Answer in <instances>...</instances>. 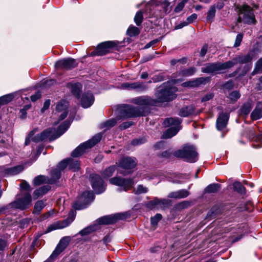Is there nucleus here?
<instances>
[{
    "label": "nucleus",
    "instance_id": "obj_1",
    "mask_svg": "<svg viewBox=\"0 0 262 262\" xmlns=\"http://www.w3.org/2000/svg\"><path fill=\"white\" fill-rule=\"evenodd\" d=\"M177 91V89L172 86L170 82L167 81L157 88L155 92L156 99L148 96H141L132 99L131 102L139 105L138 107H146L149 110V106H156L158 103L168 102L174 99Z\"/></svg>",
    "mask_w": 262,
    "mask_h": 262
},
{
    "label": "nucleus",
    "instance_id": "obj_2",
    "mask_svg": "<svg viewBox=\"0 0 262 262\" xmlns=\"http://www.w3.org/2000/svg\"><path fill=\"white\" fill-rule=\"evenodd\" d=\"M70 123L66 120L60 124L57 130L54 128H49L40 134H37L32 138V141L35 143L44 141L47 139L51 142L60 137L69 128Z\"/></svg>",
    "mask_w": 262,
    "mask_h": 262
},
{
    "label": "nucleus",
    "instance_id": "obj_3",
    "mask_svg": "<svg viewBox=\"0 0 262 262\" xmlns=\"http://www.w3.org/2000/svg\"><path fill=\"white\" fill-rule=\"evenodd\" d=\"M32 197L30 193L25 192L21 193V196H17L15 200L6 206L0 208V214L5 213L6 210L10 208L26 210L30 208L31 206Z\"/></svg>",
    "mask_w": 262,
    "mask_h": 262
},
{
    "label": "nucleus",
    "instance_id": "obj_4",
    "mask_svg": "<svg viewBox=\"0 0 262 262\" xmlns=\"http://www.w3.org/2000/svg\"><path fill=\"white\" fill-rule=\"evenodd\" d=\"M173 155L176 157L184 159L185 161L190 163H194L198 160L196 149L192 145H184L181 149L175 151Z\"/></svg>",
    "mask_w": 262,
    "mask_h": 262
},
{
    "label": "nucleus",
    "instance_id": "obj_5",
    "mask_svg": "<svg viewBox=\"0 0 262 262\" xmlns=\"http://www.w3.org/2000/svg\"><path fill=\"white\" fill-rule=\"evenodd\" d=\"M181 123V120L178 118H168L164 120L163 125L165 127H171L168 128L164 132L162 138L164 139H169L175 136L180 130L179 125Z\"/></svg>",
    "mask_w": 262,
    "mask_h": 262
},
{
    "label": "nucleus",
    "instance_id": "obj_6",
    "mask_svg": "<svg viewBox=\"0 0 262 262\" xmlns=\"http://www.w3.org/2000/svg\"><path fill=\"white\" fill-rule=\"evenodd\" d=\"M149 110L146 107H135L126 105L121 111V115L124 118H133L146 116Z\"/></svg>",
    "mask_w": 262,
    "mask_h": 262
},
{
    "label": "nucleus",
    "instance_id": "obj_7",
    "mask_svg": "<svg viewBox=\"0 0 262 262\" xmlns=\"http://www.w3.org/2000/svg\"><path fill=\"white\" fill-rule=\"evenodd\" d=\"M101 134H97L91 139L79 145L71 154L73 157H78L85 152L86 149H89L95 146L101 139Z\"/></svg>",
    "mask_w": 262,
    "mask_h": 262
},
{
    "label": "nucleus",
    "instance_id": "obj_8",
    "mask_svg": "<svg viewBox=\"0 0 262 262\" xmlns=\"http://www.w3.org/2000/svg\"><path fill=\"white\" fill-rule=\"evenodd\" d=\"M231 64V63L228 61L224 63L220 62L209 63L202 68L201 71L207 74L220 73L223 71L230 69Z\"/></svg>",
    "mask_w": 262,
    "mask_h": 262
},
{
    "label": "nucleus",
    "instance_id": "obj_9",
    "mask_svg": "<svg viewBox=\"0 0 262 262\" xmlns=\"http://www.w3.org/2000/svg\"><path fill=\"white\" fill-rule=\"evenodd\" d=\"M252 59L253 54L251 53H249L246 55H239L234 58L232 60L228 61V62L231 63L230 66V69L238 63L240 64L250 63L245 66L244 73H243V75H244L251 69L252 67L251 61Z\"/></svg>",
    "mask_w": 262,
    "mask_h": 262
},
{
    "label": "nucleus",
    "instance_id": "obj_10",
    "mask_svg": "<svg viewBox=\"0 0 262 262\" xmlns=\"http://www.w3.org/2000/svg\"><path fill=\"white\" fill-rule=\"evenodd\" d=\"M94 199V194L92 191L83 192L73 204V207L76 210H81L87 207L86 205Z\"/></svg>",
    "mask_w": 262,
    "mask_h": 262
},
{
    "label": "nucleus",
    "instance_id": "obj_11",
    "mask_svg": "<svg viewBox=\"0 0 262 262\" xmlns=\"http://www.w3.org/2000/svg\"><path fill=\"white\" fill-rule=\"evenodd\" d=\"M128 216V214L126 212L118 213L101 217L97 220V222L99 225L113 224L119 220L126 219Z\"/></svg>",
    "mask_w": 262,
    "mask_h": 262
},
{
    "label": "nucleus",
    "instance_id": "obj_12",
    "mask_svg": "<svg viewBox=\"0 0 262 262\" xmlns=\"http://www.w3.org/2000/svg\"><path fill=\"white\" fill-rule=\"evenodd\" d=\"M116 45L115 41H107L99 43L94 51L90 54L91 56H103L108 53Z\"/></svg>",
    "mask_w": 262,
    "mask_h": 262
},
{
    "label": "nucleus",
    "instance_id": "obj_13",
    "mask_svg": "<svg viewBox=\"0 0 262 262\" xmlns=\"http://www.w3.org/2000/svg\"><path fill=\"white\" fill-rule=\"evenodd\" d=\"M239 13L243 14V21L249 25H255L256 20L251 8L247 5H243L240 9Z\"/></svg>",
    "mask_w": 262,
    "mask_h": 262
},
{
    "label": "nucleus",
    "instance_id": "obj_14",
    "mask_svg": "<svg viewBox=\"0 0 262 262\" xmlns=\"http://www.w3.org/2000/svg\"><path fill=\"white\" fill-rule=\"evenodd\" d=\"M109 181L111 184L123 187V190L125 191L130 189L134 183L132 179H125L118 177L110 179Z\"/></svg>",
    "mask_w": 262,
    "mask_h": 262
},
{
    "label": "nucleus",
    "instance_id": "obj_15",
    "mask_svg": "<svg viewBox=\"0 0 262 262\" xmlns=\"http://www.w3.org/2000/svg\"><path fill=\"white\" fill-rule=\"evenodd\" d=\"M90 179L92 188L97 193H100L104 191L105 189L104 181L99 175L92 173L90 176Z\"/></svg>",
    "mask_w": 262,
    "mask_h": 262
},
{
    "label": "nucleus",
    "instance_id": "obj_16",
    "mask_svg": "<svg viewBox=\"0 0 262 262\" xmlns=\"http://www.w3.org/2000/svg\"><path fill=\"white\" fill-rule=\"evenodd\" d=\"M71 240V238L69 236L62 237L50 255V258H54L60 254L67 247Z\"/></svg>",
    "mask_w": 262,
    "mask_h": 262
},
{
    "label": "nucleus",
    "instance_id": "obj_17",
    "mask_svg": "<svg viewBox=\"0 0 262 262\" xmlns=\"http://www.w3.org/2000/svg\"><path fill=\"white\" fill-rule=\"evenodd\" d=\"M77 65V63L75 59L67 58L57 61L55 63V66L58 69L68 70L76 67Z\"/></svg>",
    "mask_w": 262,
    "mask_h": 262
},
{
    "label": "nucleus",
    "instance_id": "obj_18",
    "mask_svg": "<svg viewBox=\"0 0 262 262\" xmlns=\"http://www.w3.org/2000/svg\"><path fill=\"white\" fill-rule=\"evenodd\" d=\"M117 166L125 169H130L134 168L137 164L135 158L131 157H123L116 163Z\"/></svg>",
    "mask_w": 262,
    "mask_h": 262
},
{
    "label": "nucleus",
    "instance_id": "obj_19",
    "mask_svg": "<svg viewBox=\"0 0 262 262\" xmlns=\"http://www.w3.org/2000/svg\"><path fill=\"white\" fill-rule=\"evenodd\" d=\"M171 201L168 199H155L147 204V207L153 209L156 207L167 208L170 206Z\"/></svg>",
    "mask_w": 262,
    "mask_h": 262
},
{
    "label": "nucleus",
    "instance_id": "obj_20",
    "mask_svg": "<svg viewBox=\"0 0 262 262\" xmlns=\"http://www.w3.org/2000/svg\"><path fill=\"white\" fill-rule=\"evenodd\" d=\"M229 120L227 114L221 112L220 113L216 122V127L217 130H222L227 126Z\"/></svg>",
    "mask_w": 262,
    "mask_h": 262
},
{
    "label": "nucleus",
    "instance_id": "obj_21",
    "mask_svg": "<svg viewBox=\"0 0 262 262\" xmlns=\"http://www.w3.org/2000/svg\"><path fill=\"white\" fill-rule=\"evenodd\" d=\"M94 101V97L92 93H86L82 95L81 98V105L84 108L91 106Z\"/></svg>",
    "mask_w": 262,
    "mask_h": 262
},
{
    "label": "nucleus",
    "instance_id": "obj_22",
    "mask_svg": "<svg viewBox=\"0 0 262 262\" xmlns=\"http://www.w3.org/2000/svg\"><path fill=\"white\" fill-rule=\"evenodd\" d=\"M251 118L253 120L259 119L262 117V101H258L254 110L252 112Z\"/></svg>",
    "mask_w": 262,
    "mask_h": 262
},
{
    "label": "nucleus",
    "instance_id": "obj_23",
    "mask_svg": "<svg viewBox=\"0 0 262 262\" xmlns=\"http://www.w3.org/2000/svg\"><path fill=\"white\" fill-rule=\"evenodd\" d=\"M194 114H195V108L193 105L182 107L179 113V116L183 117H188Z\"/></svg>",
    "mask_w": 262,
    "mask_h": 262
},
{
    "label": "nucleus",
    "instance_id": "obj_24",
    "mask_svg": "<svg viewBox=\"0 0 262 262\" xmlns=\"http://www.w3.org/2000/svg\"><path fill=\"white\" fill-rule=\"evenodd\" d=\"M68 87L71 89L72 94L77 98H80V94L81 92L82 85L80 83L68 84Z\"/></svg>",
    "mask_w": 262,
    "mask_h": 262
},
{
    "label": "nucleus",
    "instance_id": "obj_25",
    "mask_svg": "<svg viewBox=\"0 0 262 262\" xmlns=\"http://www.w3.org/2000/svg\"><path fill=\"white\" fill-rule=\"evenodd\" d=\"M23 167L21 165L13 167L6 168L3 172L5 176H13L17 174L23 170Z\"/></svg>",
    "mask_w": 262,
    "mask_h": 262
},
{
    "label": "nucleus",
    "instance_id": "obj_26",
    "mask_svg": "<svg viewBox=\"0 0 262 262\" xmlns=\"http://www.w3.org/2000/svg\"><path fill=\"white\" fill-rule=\"evenodd\" d=\"M51 187L49 185H45L36 189L33 193V198L34 200L37 199L47 193L50 190Z\"/></svg>",
    "mask_w": 262,
    "mask_h": 262
},
{
    "label": "nucleus",
    "instance_id": "obj_27",
    "mask_svg": "<svg viewBox=\"0 0 262 262\" xmlns=\"http://www.w3.org/2000/svg\"><path fill=\"white\" fill-rule=\"evenodd\" d=\"M189 195V192L185 189H181L176 192H172L168 195V197L174 199H183Z\"/></svg>",
    "mask_w": 262,
    "mask_h": 262
},
{
    "label": "nucleus",
    "instance_id": "obj_28",
    "mask_svg": "<svg viewBox=\"0 0 262 262\" xmlns=\"http://www.w3.org/2000/svg\"><path fill=\"white\" fill-rule=\"evenodd\" d=\"M216 13V10L215 5H212L209 8L206 18V22L208 23H212L215 18Z\"/></svg>",
    "mask_w": 262,
    "mask_h": 262
},
{
    "label": "nucleus",
    "instance_id": "obj_29",
    "mask_svg": "<svg viewBox=\"0 0 262 262\" xmlns=\"http://www.w3.org/2000/svg\"><path fill=\"white\" fill-rule=\"evenodd\" d=\"M221 188V184L213 183L209 185L204 190L205 193H212L217 192Z\"/></svg>",
    "mask_w": 262,
    "mask_h": 262
},
{
    "label": "nucleus",
    "instance_id": "obj_30",
    "mask_svg": "<svg viewBox=\"0 0 262 262\" xmlns=\"http://www.w3.org/2000/svg\"><path fill=\"white\" fill-rule=\"evenodd\" d=\"M206 79L205 78L202 77L196 79L194 81H188L184 82L182 85L184 87H193L198 86L200 84L204 82Z\"/></svg>",
    "mask_w": 262,
    "mask_h": 262
},
{
    "label": "nucleus",
    "instance_id": "obj_31",
    "mask_svg": "<svg viewBox=\"0 0 262 262\" xmlns=\"http://www.w3.org/2000/svg\"><path fill=\"white\" fill-rule=\"evenodd\" d=\"M50 174L51 176V179L49 182L51 184H53L60 179L61 176V171L57 168L53 169L51 170Z\"/></svg>",
    "mask_w": 262,
    "mask_h": 262
},
{
    "label": "nucleus",
    "instance_id": "obj_32",
    "mask_svg": "<svg viewBox=\"0 0 262 262\" xmlns=\"http://www.w3.org/2000/svg\"><path fill=\"white\" fill-rule=\"evenodd\" d=\"M45 207V204L42 200L38 201L35 203L32 213L38 215Z\"/></svg>",
    "mask_w": 262,
    "mask_h": 262
},
{
    "label": "nucleus",
    "instance_id": "obj_33",
    "mask_svg": "<svg viewBox=\"0 0 262 262\" xmlns=\"http://www.w3.org/2000/svg\"><path fill=\"white\" fill-rule=\"evenodd\" d=\"M116 169V165H111L106 168L102 173V176L104 179H107L113 176Z\"/></svg>",
    "mask_w": 262,
    "mask_h": 262
},
{
    "label": "nucleus",
    "instance_id": "obj_34",
    "mask_svg": "<svg viewBox=\"0 0 262 262\" xmlns=\"http://www.w3.org/2000/svg\"><path fill=\"white\" fill-rule=\"evenodd\" d=\"M80 164L78 160H75L72 158H69V168L73 171H78L80 168Z\"/></svg>",
    "mask_w": 262,
    "mask_h": 262
},
{
    "label": "nucleus",
    "instance_id": "obj_35",
    "mask_svg": "<svg viewBox=\"0 0 262 262\" xmlns=\"http://www.w3.org/2000/svg\"><path fill=\"white\" fill-rule=\"evenodd\" d=\"M140 30L134 26H130L127 30V34L130 37H134L139 34Z\"/></svg>",
    "mask_w": 262,
    "mask_h": 262
},
{
    "label": "nucleus",
    "instance_id": "obj_36",
    "mask_svg": "<svg viewBox=\"0 0 262 262\" xmlns=\"http://www.w3.org/2000/svg\"><path fill=\"white\" fill-rule=\"evenodd\" d=\"M74 220V216L73 214H70L65 220H63L60 224L58 228L62 229L68 226Z\"/></svg>",
    "mask_w": 262,
    "mask_h": 262
},
{
    "label": "nucleus",
    "instance_id": "obj_37",
    "mask_svg": "<svg viewBox=\"0 0 262 262\" xmlns=\"http://www.w3.org/2000/svg\"><path fill=\"white\" fill-rule=\"evenodd\" d=\"M47 182L46 177L42 175L36 177L33 181V185L35 186H39Z\"/></svg>",
    "mask_w": 262,
    "mask_h": 262
},
{
    "label": "nucleus",
    "instance_id": "obj_38",
    "mask_svg": "<svg viewBox=\"0 0 262 262\" xmlns=\"http://www.w3.org/2000/svg\"><path fill=\"white\" fill-rule=\"evenodd\" d=\"M148 89V86L145 82H135V90L137 92H144Z\"/></svg>",
    "mask_w": 262,
    "mask_h": 262
},
{
    "label": "nucleus",
    "instance_id": "obj_39",
    "mask_svg": "<svg viewBox=\"0 0 262 262\" xmlns=\"http://www.w3.org/2000/svg\"><path fill=\"white\" fill-rule=\"evenodd\" d=\"M196 71L194 67H190L188 69H184L179 73V75L182 76L188 77L193 75Z\"/></svg>",
    "mask_w": 262,
    "mask_h": 262
},
{
    "label": "nucleus",
    "instance_id": "obj_40",
    "mask_svg": "<svg viewBox=\"0 0 262 262\" xmlns=\"http://www.w3.org/2000/svg\"><path fill=\"white\" fill-rule=\"evenodd\" d=\"M68 102L66 100H61L56 105V110L60 112L67 111L68 107Z\"/></svg>",
    "mask_w": 262,
    "mask_h": 262
},
{
    "label": "nucleus",
    "instance_id": "obj_41",
    "mask_svg": "<svg viewBox=\"0 0 262 262\" xmlns=\"http://www.w3.org/2000/svg\"><path fill=\"white\" fill-rule=\"evenodd\" d=\"M262 72V58H259L255 64L254 70L251 73L252 75L259 74Z\"/></svg>",
    "mask_w": 262,
    "mask_h": 262
},
{
    "label": "nucleus",
    "instance_id": "obj_42",
    "mask_svg": "<svg viewBox=\"0 0 262 262\" xmlns=\"http://www.w3.org/2000/svg\"><path fill=\"white\" fill-rule=\"evenodd\" d=\"M117 123V121L116 119H111L110 120H107L106 121L101 124V127L102 128H106L108 129L114 126H115Z\"/></svg>",
    "mask_w": 262,
    "mask_h": 262
},
{
    "label": "nucleus",
    "instance_id": "obj_43",
    "mask_svg": "<svg viewBox=\"0 0 262 262\" xmlns=\"http://www.w3.org/2000/svg\"><path fill=\"white\" fill-rule=\"evenodd\" d=\"M252 108V105L250 102L244 103L241 109V113L247 116L249 114Z\"/></svg>",
    "mask_w": 262,
    "mask_h": 262
},
{
    "label": "nucleus",
    "instance_id": "obj_44",
    "mask_svg": "<svg viewBox=\"0 0 262 262\" xmlns=\"http://www.w3.org/2000/svg\"><path fill=\"white\" fill-rule=\"evenodd\" d=\"M95 231V227L93 226H88L83 229L80 230L78 234L80 235L81 236H85L89 235L92 232H93Z\"/></svg>",
    "mask_w": 262,
    "mask_h": 262
},
{
    "label": "nucleus",
    "instance_id": "obj_45",
    "mask_svg": "<svg viewBox=\"0 0 262 262\" xmlns=\"http://www.w3.org/2000/svg\"><path fill=\"white\" fill-rule=\"evenodd\" d=\"M234 189L241 194H244L246 193V189L245 187L238 182H236L233 183Z\"/></svg>",
    "mask_w": 262,
    "mask_h": 262
},
{
    "label": "nucleus",
    "instance_id": "obj_46",
    "mask_svg": "<svg viewBox=\"0 0 262 262\" xmlns=\"http://www.w3.org/2000/svg\"><path fill=\"white\" fill-rule=\"evenodd\" d=\"M143 20V12L141 11H139L137 12L134 17V21L136 24L139 26L141 25Z\"/></svg>",
    "mask_w": 262,
    "mask_h": 262
},
{
    "label": "nucleus",
    "instance_id": "obj_47",
    "mask_svg": "<svg viewBox=\"0 0 262 262\" xmlns=\"http://www.w3.org/2000/svg\"><path fill=\"white\" fill-rule=\"evenodd\" d=\"M160 3L163 8V11L165 13H167L170 12L171 8L169 7L170 3L167 0H161Z\"/></svg>",
    "mask_w": 262,
    "mask_h": 262
},
{
    "label": "nucleus",
    "instance_id": "obj_48",
    "mask_svg": "<svg viewBox=\"0 0 262 262\" xmlns=\"http://www.w3.org/2000/svg\"><path fill=\"white\" fill-rule=\"evenodd\" d=\"M241 94L237 91H234L230 93L228 98L232 101H237L240 97Z\"/></svg>",
    "mask_w": 262,
    "mask_h": 262
},
{
    "label": "nucleus",
    "instance_id": "obj_49",
    "mask_svg": "<svg viewBox=\"0 0 262 262\" xmlns=\"http://www.w3.org/2000/svg\"><path fill=\"white\" fill-rule=\"evenodd\" d=\"M13 97L11 95H6L0 97V102L2 105L8 103L12 100Z\"/></svg>",
    "mask_w": 262,
    "mask_h": 262
},
{
    "label": "nucleus",
    "instance_id": "obj_50",
    "mask_svg": "<svg viewBox=\"0 0 262 262\" xmlns=\"http://www.w3.org/2000/svg\"><path fill=\"white\" fill-rule=\"evenodd\" d=\"M162 215L159 213L156 214L154 216L151 217L150 219L151 224L152 226H156L158 224V222L162 219Z\"/></svg>",
    "mask_w": 262,
    "mask_h": 262
},
{
    "label": "nucleus",
    "instance_id": "obj_51",
    "mask_svg": "<svg viewBox=\"0 0 262 262\" xmlns=\"http://www.w3.org/2000/svg\"><path fill=\"white\" fill-rule=\"evenodd\" d=\"M188 0H183L179 3L174 8V12L179 13L182 10L185 5L188 2Z\"/></svg>",
    "mask_w": 262,
    "mask_h": 262
},
{
    "label": "nucleus",
    "instance_id": "obj_52",
    "mask_svg": "<svg viewBox=\"0 0 262 262\" xmlns=\"http://www.w3.org/2000/svg\"><path fill=\"white\" fill-rule=\"evenodd\" d=\"M67 166L69 167V159L62 160L57 165V169L60 171L64 170Z\"/></svg>",
    "mask_w": 262,
    "mask_h": 262
},
{
    "label": "nucleus",
    "instance_id": "obj_53",
    "mask_svg": "<svg viewBox=\"0 0 262 262\" xmlns=\"http://www.w3.org/2000/svg\"><path fill=\"white\" fill-rule=\"evenodd\" d=\"M148 191L147 188L144 187L142 185H139L137 187V188L135 190V193L136 194H139L141 193H145Z\"/></svg>",
    "mask_w": 262,
    "mask_h": 262
},
{
    "label": "nucleus",
    "instance_id": "obj_54",
    "mask_svg": "<svg viewBox=\"0 0 262 262\" xmlns=\"http://www.w3.org/2000/svg\"><path fill=\"white\" fill-rule=\"evenodd\" d=\"M54 213V212L53 210L50 211L49 212H46L45 213L41 215L38 217V220L40 222L43 221L50 217L52 216Z\"/></svg>",
    "mask_w": 262,
    "mask_h": 262
},
{
    "label": "nucleus",
    "instance_id": "obj_55",
    "mask_svg": "<svg viewBox=\"0 0 262 262\" xmlns=\"http://www.w3.org/2000/svg\"><path fill=\"white\" fill-rule=\"evenodd\" d=\"M20 187L22 189L27 191V192L30 193V192L31 191V188L30 185L26 181H23L20 183Z\"/></svg>",
    "mask_w": 262,
    "mask_h": 262
},
{
    "label": "nucleus",
    "instance_id": "obj_56",
    "mask_svg": "<svg viewBox=\"0 0 262 262\" xmlns=\"http://www.w3.org/2000/svg\"><path fill=\"white\" fill-rule=\"evenodd\" d=\"M151 79L153 82L156 83L160 81H164L165 79L164 76L162 74H159L157 75H154Z\"/></svg>",
    "mask_w": 262,
    "mask_h": 262
},
{
    "label": "nucleus",
    "instance_id": "obj_57",
    "mask_svg": "<svg viewBox=\"0 0 262 262\" xmlns=\"http://www.w3.org/2000/svg\"><path fill=\"white\" fill-rule=\"evenodd\" d=\"M121 88L122 89H128V90H135V82L129 83L125 82L121 84Z\"/></svg>",
    "mask_w": 262,
    "mask_h": 262
},
{
    "label": "nucleus",
    "instance_id": "obj_58",
    "mask_svg": "<svg viewBox=\"0 0 262 262\" xmlns=\"http://www.w3.org/2000/svg\"><path fill=\"white\" fill-rule=\"evenodd\" d=\"M146 141L145 138L135 139L132 141V144L134 146L139 145L144 143Z\"/></svg>",
    "mask_w": 262,
    "mask_h": 262
},
{
    "label": "nucleus",
    "instance_id": "obj_59",
    "mask_svg": "<svg viewBox=\"0 0 262 262\" xmlns=\"http://www.w3.org/2000/svg\"><path fill=\"white\" fill-rule=\"evenodd\" d=\"M243 38V35L241 33L238 34L236 37L234 47H239L241 43Z\"/></svg>",
    "mask_w": 262,
    "mask_h": 262
},
{
    "label": "nucleus",
    "instance_id": "obj_60",
    "mask_svg": "<svg viewBox=\"0 0 262 262\" xmlns=\"http://www.w3.org/2000/svg\"><path fill=\"white\" fill-rule=\"evenodd\" d=\"M35 132H36L35 130H33L29 133L28 137L26 138V140H25V145H29L31 140L32 141V138H33V137H34L33 136H34V134L35 133Z\"/></svg>",
    "mask_w": 262,
    "mask_h": 262
},
{
    "label": "nucleus",
    "instance_id": "obj_61",
    "mask_svg": "<svg viewBox=\"0 0 262 262\" xmlns=\"http://www.w3.org/2000/svg\"><path fill=\"white\" fill-rule=\"evenodd\" d=\"M208 46L207 44L205 43L203 46L200 52H199V55L201 57H204L205 56L208 51Z\"/></svg>",
    "mask_w": 262,
    "mask_h": 262
},
{
    "label": "nucleus",
    "instance_id": "obj_62",
    "mask_svg": "<svg viewBox=\"0 0 262 262\" xmlns=\"http://www.w3.org/2000/svg\"><path fill=\"white\" fill-rule=\"evenodd\" d=\"M133 124V122H125L122 123L120 126L119 128L120 129L123 130L126 129L130 126H131Z\"/></svg>",
    "mask_w": 262,
    "mask_h": 262
},
{
    "label": "nucleus",
    "instance_id": "obj_63",
    "mask_svg": "<svg viewBox=\"0 0 262 262\" xmlns=\"http://www.w3.org/2000/svg\"><path fill=\"white\" fill-rule=\"evenodd\" d=\"M214 97V94L212 93L207 94L202 98L201 101L202 102L208 101Z\"/></svg>",
    "mask_w": 262,
    "mask_h": 262
},
{
    "label": "nucleus",
    "instance_id": "obj_64",
    "mask_svg": "<svg viewBox=\"0 0 262 262\" xmlns=\"http://www.w3.org/2000/svg\"><path fill=\"white\" fill-rule=\"evenodd\" d=\"M41 93L39 91H37L35 94L32 95L31 96V100L32 102H35L41 97Z\"/></svg>",
    "mask_w": 262,
    "mask_h": 262
}]
</instances>
